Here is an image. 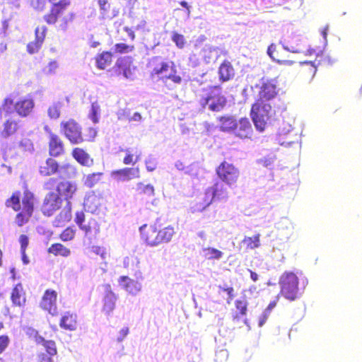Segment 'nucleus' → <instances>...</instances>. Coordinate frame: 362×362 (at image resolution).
<instances>
[{"instance_id":"nucleus-40","label":"nucleus","mask_w":362,"mask_h":362,"mask_svg":"<svg viewBox=\"0 0 362 362\" xmlns=\"http://www.w3.org/2000/svg\"><path fill=\"white\" fill-rule=\"evenodd\" d=\"M103 175V173L100 172L90 173L85 177L83 184L85 186L91 188L100 182Z\"/></svg>"},{"instance_id":"nucleus-46","label":"nucleus","mask_w":362,"mask_h":362,"mask_svg":"<svg viewBox=\"0 0 362 362\" xmlns=\"http://www.w3.org/2000/svg\"><path fill=\"white\" fill-rule=\"evenodd\" d=\"M85 221V215L82 211L76 212L75 222L79 226V228L84 230L86 233H88L90 230V228L89 226H83V223Z\"/></svg>"},{"instance_id":"nucleus-60","label":"nucleus","mask_w":362,"mask_h":362,"mask_svg":"<svg viewBox=\"0 0 362 362\" xmlns=\"http://www.w3.org/2000/svg\"><path fill=\"white\" fill-rule=\"evenodd\" d=\"M142 117L140 113L135 112L132 117H128V121L129 122H140L141 120Z\"/></svg>"},{"instance_id":"nucleus-33","label":"nucleus","mask_w":362,"mask_h":362,"mask_svg":"<svg viewBox=\"0 0 362 362\" xmlns=\"http://www.w3.org/2000/svg\"><path fill=\"white\" fill-rule=\"evenodd\" d=\"M118 282L124 290L130 293H136L140 291L139 283L127 276H121L118 279Z\"/></svg>"},{"instance_id":"nucleus-61","label":"nucleus","mask_w":362,"mask_h":362,"mask_svg":"<svg viewBox=\"0 0 362 362\" xmlns=\"http://www.w3.org/2000/svg\"><path fill=\"white\" fill-rule=\"evenodd\" d=\"M57 67H58V64L56 61L50 62L47 66L48 72H49V73L54 72L57 69Z\"/></svg>"},{"instance_id":"nucleus-5","label":"nucleus","mask_w":362,"mask_h":362,"mask_svg":"<svg viewBox=\"0 0 362 362\" xmlns=\"http://www.w3.org/2000/svg\"><path fill=\"white\" fill-rule=\"evenodd\" d=\"M272 103L255 100L252 105L250 116L255 128L260 132L265 130L268 122L274 115Z\"/></svg>"},{"instance_id":"nucleus-32","label":"nucleus","mask_w":362,"mask_h":362,"mask_svg":"<svg viewBox=\"0 0 362 362\" xmlns=\"http://www.w3.org/2000/svg\"><path fill=\"white\" fill-rule=\"evenodd\" d=\"M156 221H157V232L159 245L170 242L175 234L174 228L171 226H168L161 228V225L159 224L158 220L157 219Z\"/></svg>"},{"instance_id":"nucleus-6","label":"nucleus","mask_w":362,"mask_h":362,"mask_svg":"<svg viewBox=\"0 0 362 362\" xmlns=\"http://www.w3.org/2000/svg\"><path fill=\"white\" fill-rule=\"evenodd\" d=\"M197 100L202 108L208 106L212 112H220L226 105L227 100L219 86H211L204 90L202 93L197 94Z\"/></svg>"},{"instance_id":"nucleus-47","label":"nucleus","mask_w":362,"mask_h":362,"mask_svg":"<svg viewBox=\"0 0 362 362\" xmlns=\"http://www.w3.org/2000/svg\"><path fill=\"white\" fill-rule=\"evenodd\" d=\"M172 40L175 43L176 46L180 49H182L186 44V40L185 39L184 35L179 34L177 33H175V32H174L173 33Z\"/></svg>"},{"instance_id":"nucleus-25","label":"nucleus","mask_w":362,"mask_h":362,"mask_svg":"<svg viewBox=\"0 0 362 362\" xmlns=\"http://www.w3.org/2000/svg\"><path fill=\"white\" fill-rule=\"evenodd\" d=\"M59 326L65 330H76L78 327L77 315L71 311L65 312L61 317Z\"/></svg>"},{"instance_id":"nucleus-2","label":"nucleus","mask_w":362,"mask_h":362,"mask_svg":"<svg viewBox=\"0 0 362 362\" xmlns=\"http://www.w3.org/2000/svg\"><path fill=\"white\" fill-rule=\"evenodd\" d=\"M150 78L153 81L166 83L168 80L175 84H180L182 77L178 74L174 62H166L160 56L149 59L146 64Z\"/></svg>"},{"instance_id":"nucleus-42","label":"nucleus","mask_w":362,"mask_h":362,"mask_svg":"<svg viewBox=\"0 0 362 362\" xmlns=\"http://www.w3.org/2000/svg\"><path fill=\"white\" fill-rule=\"evenodd\" d=\"M243 243L246 245L247 249L257 248L260 246V235L256 234L252 237H245Z\"/></svg>"},{"instance_id":"nucleus-39","label":"nucleus","mask_w":362,"mask_h":362,"mask_svg":"<svg viewBox=\"0 0 362 362\" xmlns=\"http://www.w3.org/2000/svg\"><path fill=\"white\" fill-rule=\"evenodd\" d=\"M62 107V103L57 101L54 102L47 108V115L51 119H57L61 115V109Z\"/></svg>"},{"instance_id":"nucleus-13","label":"nucleus","mask_w":362,"mask_h":362,"mask_svg":"<svg viewBox=\"0 0 362 362\" xmlns=\"http://www.w3.org/2000/svg\"><path fill=\"white\" fill-rule=\"evenodd\" d=\"M57 292L51 288L46 289L40 301V307L52 316L58 315Z\"/></svg>"},{"instance_id":"nucleus-17","label":"nucleus","mask_w":362,"mask_h":362,"mask_svg":"<svg viewBox=\"0 0 362 362\" xmlns=\"http://www.w3.org/2000/svg\"><path fill=\"white\" fill-rule=\"evenodd\" d=\"M35 107L33 98L27 97L16 101L13 105L15 112L21 117H28L32 114Z\"/></svg>"},{"instance_id":"nucleus-54","label":"nucleus","mask_w":362,"mask_h":362,"mask_svg":"<svg viewBox=\"0 0 362 362\" xmlns=\"http://www.w3.org/2000/svg\"><path fill=\"white\" fill-rule=\"evenodd\" d=\"M219 289H221V291L226 292L228 296V303L230 302V300H231L233 297H234V288L232 287V286H228V287H221V286H218Z\"/></svg>"},{"instance_id":"nucleus-38","label":"nucleus","mask_w":362,"mask_h":362,"mask_svg":"<svg viewBox=\"0 0 362 362\" xmlns=\"http://www.w3.org/2000/svg\"><path fill=\"white\" fill-rule=\"evenodd\" d=\"M130 58L120 57L117 60L116 66L120 72H122L125 77H129L132 74L130 69Z\"/></svg>"},{"instance_id":"nucleus-49","label":"nucleus","mask_w":362,"mask_h":362,"mask_svg":"<svg viewBox=\"0 0 362 362\" xmlns=\"http://www.w3.org/2000/svg\"><path fill=\"white\" fill-rule=\"evenodd\" d=\"M100 110V105L97 102L93 103L91 105V110L90 117L94 123L98 122V114Z\"/></svg>"},{"instance_id":"nucleus-7","label":"nucleus","mask_w":362,"mask_h":362,"mask_svg":"<svg viewBox=\"0 0 362 362\" xmlns=\"http://www.w3.org/2000/svg\"><path fill=\"white\" fill-rule=\"evenodd\" d=\"M280 292L279 296H284L289 301H294L300 296L299 279L296 273L284 272L279 277Z\"/></svg>"},{"instance_id":"nucleus-19","label":"nucleus","mask_w":362,"mask_h":362,"mask_svg":"<svg viewBox=\"0 0 362 362\" xmlns=\"http://www.w3.org/2000/svg\"><path fill=\"white\" fill-rule=\"evenodd\" d=\"M235 136L240 139L250 138L253 133L252 124L248 118L244 117L236 121L235 127L233 130Z\"/></svg>"},{"instance_id":"nucleus-16","label":"nucleus","mask_w":362,"mask_h":362,"mask_svg":"<svg viewBox=\"0 0 362 362\" xmlns=\"http://www.w3.org/2000/svg\"><path fill=\"white\" fill-rule=\"evenodd\" d=\"M49 155L57 158L65 152L64 144L62 139L57 134L50 132L48 141Z\"/></svg>"},{"instance_id":"nucleus-63","label":"nucleus","mask_w":362,"mask_h":362,"mask_svg":"<svg viewBox=\"0 0 362 362\" xmlns=\"http://www.w3.org/2000/svg\"><path fill=\"white\" fill-rule=\"evenodd\" d=\"M14 105L13 100L11 98H6L3 101L4 106H10Z\"/></svg>"},{"instance_id":"nucleus-28","label":"nucleus","mask_w":362,"mask_h":362,"mask_svg":"<svg viewBox=\"0 0 362 362\" xmlns=\"http://www.w3.org/2000/svg\"><path fill=\"white\" fill-rule=\"evenodd\" d=\"M320 64L321 60H319L318 62L311 61L300 62L299 73L303 77L312 79L317 72V67Z\"/></svg>"},{"instance_id":"nucleus-1","label":"nucleus","mask_w":362,"mask_h":362,"mask_svg":"<svg viewBox=\"0 0 362 362\" xmlns=\"http://www.w3.org/2000/svg\"><path fill=\"white\" fill-rule=\"evenodd\" d=\"M43 189L47 191L42 199L40 210L45 216H51L62 206L63 199L67 202L68 208L64 212V221L69 222L71 219V210L70 200L73 199L77 192V185L75 182L57 177H49L43 184Z\"/></svg>"},{"instance_id":"nucleus-57","label":"nucleus","mask_w":362,"mask_h":362,"mask_svg":"<svg viewBox=\"0 0 362 362\" xmlns=\"http://www.w3.org/2000/svg\"><path fill=\"white\" fill-rule=\"evenodd\" d=\"M123 30L127 33L131 40L134 41L135 40L136 35L134 33V30L132 28L128 26H125L124 27Z\"/></svg>"},{"instance_id":"nucleus-15","label":"nucleus","mask_w":362,"mask_h":362,"mask_svg":"<svg viewBox=\"0 0 362 362\" xmlns=\"http://www.w3.org/2000/svg\"><path fill=\"white\" fill-rule=\"evenodd\" d=\"M141 240L148 246L155 247L159 245L157 232V221L153 224H144L139 228Z\"/></svg>"},{"instance_id":"nucleus-20","label":"nucleus","mask_w":362,"mask_h":362,"mask_svg":"<svg viewBox=\"0 0 362 362\" xmlns=\"http://www.w3.org/2000/svg\"><path fill=\"white\" fill-rule=\"evenodd\" d=\"M42 343L45 349V352H40L37 354V361L53 362L52 358L57 354L55 342L52 340L47 341L42 339Z\"/></svg>"},{"instance_id":"nucleus-59","label":"nucleus","mask_w":362,"mask_h":362,"mask_svg":"<svg viewBox=\"0 0 362 362\" xmlns=\"http://www.w3.org/2000/svg\"><path fill=\"white\" fill-rule=\"evenodd\" d=\"M269 315H269V314H266L265 312H264V311L262 312V313L260 315L259 319V327H262L266 322V321L267 320Z\"/></svg>"},{"instance_id":"nucleus-41","label":"nucleus","mask_w":362,"mask_h":362,"mask_svg":"<svg viewBox=\"0 0 362 362\" xmlns=\"http://www.w3.org/2000/svg\"><path fill=\"white\" fill-rule=\"evenodd\" d=\"M76 230L73 226H68L59 235V238L62 242H70L74 240Z\"/></svg>"},{"instance_id":"nucleus-35","label":"nucleus","mask_w":362,"mask_h":362,"mask_svg":"<svg viewBox=\"0 0 362 362\" xmlns=\"http://www.w3.org/2000/svg\"><path fill=\"white\" fill-rule=\"evenodd\" d=\"M112 53L108 51L103 52L98 54L95 58L97 68L103 70L110 66L112 62Z\"/></svg>"},{"instance_id":"nucleus-45","label":"nucleus","mask_w":362,"mask_h":362,"mask_svg":"<svg viewBox=\"0 0 362 362\" xmlns=\"http://www.w3.org/2000/svg\"><path fill=\"white\" fill-rule=\"evenodd\" d=\"M205 257L209 259H218L222 255L223 252L216 248L207 247L204 250Z\"/></svg>"},{"instance_id":"nucleus-24","label":"nucleus","mask_w":362,"mask_h":362,"mask_svg":"<svg viewBox=\"0 0 362 362\" xmlns=\"http://www.w3.org/2000/svg\"><path fill=\"white\" fill-rule=\"evenodd\" d=\"M46 31H47V28L45 26H42L41 28L37 27L35 29V40L33 42H30L27 45V51L28 52V53L34 54V53L37 52L40 50V49L45 40V35H46Z\"/></svg>"},{"instance_id":"nucleus-34","label":"nucleus","mask_w":362,"mask_h":362,"mask_svg":"<svg viewBox=\"0 0 362 362\" xmlns=\"http://www.w3.org/2000/svg\"><path fill=\"white\" fill-rule=\"evenodd\" d=\"M47 252L55 257H68L71 255V250L60 243H52L47 249Z\"/></svg>"},{"instance_id":"nucleus-53","label":"nucleus","mask_w":362,"mask_h":362,"mask_svg":"<svg viewBox=\"0 0 362 362\" xmlns=\"http://www.w3.org/2000/svg\"><path fill=\"white\" fill-rule=\"evenodd\" d=\"M274 159H275L274 156L264 157V158L260 159L259 160V163L264 167H269L273 164Z\"/></svg>"},{"instance_id":"nucleus-26","label":"nucleus","mask_w":362,"mask_h":362,"mask_svg":"<svg viewBox=\"0 0 362 362\" xmlns=\"http://www.w3.org/2000/svg\"><path fill=\"white\" fill-rule=\"evenodd\" d=\"M11 300L14 306L24 307L26 303V295L21 283L17 284L12 288Z\"/></svg>"},{"instance_id":"nucleus-22","label":"nucleus","mask_w":362,"mask_h":362,"mask_svg":"<svg viewBox=\"0 0 362 362\" xmlns=\"http://www.w3.org/2000/svg\"><path fill=\"white\" fill-rule=\"evenodd\" d=\"M235 310L231 313L233 322H238L247 314L248 302L245 296L236 299L234 302Z\"/></svg>"},{"instance_id":"nucleus-58","label":"nucleus","mask_w":362,"mask_h":362,"mask_svg":"<svg viewBox=\"0 0 362 362\" xmlns=\"http://www.w3.org/2000/svg\"><path fill=\"white\" fill-rule=\"evenodd\" d=\"M20 145L24 146L25 148L27 147L28 149L33 148V144L32 141L28 139L21 140L20 142Z\"/></svg>"},{"instance_id":"nucleus-3","label":"nucleus","mask_w":362,"mask_h":362,"mask_svg":"<svg viewBox=\"0 0 362 362\" xmlns=\"http://www.w3.org/2000/svg\"><path fill=\"white\" fill-rule=\"evenodd\" d=\"M60 131L71 145L91 142L97 136L96 129L92 127L83 133L81 126L74 119L62 121Z\"/></svg>"},{"instance_id":"nucleus-23","label":"nucleus","mask_w":362,"mask_h":362,"mask_svg":"<svg viewBox=\"0 0 362 362\" xmlns=\"http://www.w3.org/2000/svg\"><path fill=\"white\" fill-rule=\"evenodd\" d=\"M71 156L81 165L85 167H91L94 163L93 158L83 148L75 147L71 151Z\"/></svg>"},{"instance_id":"nucleus-18","label":"nucleus","mask_w":362,"mask_h":362,"mask_svg":"<svg viewBox=\"0 0 362 362\" xmlns=\"http://www.w3.org/2000/svg\"><path fill=\"white\" fill-rule=\"evenodd\" d=\"M112 176L117 181L124 182L140 177V170L138 167L123 168L112 172Z\"/></svg>"},{"instance_id":"nucleus-44","label":"nucleus","mask_w":362,"mask_h":362,"mask_svg":"<svg viewBox=\"0 0 362 362\" xmlns=\"http://www.w3.org/2000/svg\"><path fill=\"white\" fill-rule=\"evenodd\" d=\"M134 49L133 45H127L122 42L115 44L114 47L115 52L119 54L132 52Z\"/></svg>"},{"instance_id":"nucleus-21","label":"nucleus","mask_w":362,"mask_h":362,"mask_svg":"<svg viewBox=\"0 0 362 362\" xmlns=\"http://www.w3.org/2000/svg\"><path fill=\"white\" fill-rule=\"evenodd\" d=\"M105 293L103 297V310L107 314L112 313L115 308L117 299V295L112 291L110 284L103 285Z\"/></svg>"},{"instance_id":"nucleus-55","label":"nucleus","mask_w":362,"mask_h":362,"mask_svg":"<svg viewBox=\"0 0 362 362\" xmlns=\"http://www.w3.org/2000/svg\"><path fill=\"white\" fill-rule=\"evenodd\" d=\"M146 168L148 172H153L156 168V163L153 160L149 159L145 161Z\"/></svg>"},{"instance_id":"nucleus-27","label":"nucleus","mask_w":362,"mask_h":362,"mask_svg":"<svg viewBox=\"0 0 362 362\" xmlns=\"http://www.w3.org/2000/svg\"><path fill=\"white\" fill-rule=\"evenodd\" d=\"M36 201L37 199L35 194L25 187L23 190L22 197L21 196V209L34 213Z\"/></svg>"},{"instance_id":"nucleus-51","label":"nucleus","mask_w":362,"mask_h":362,"mask_svg":"<svg viewBox=\"0 0 362 362\" xmlns=\"http://www.w3.org/2000/svg\"><path fill=\"white\" fill-rule=\"evenodd\" d=\"M19 242L21 244V255H24V252H26L27 247L29 244V240L27 235H21L19 237Z\"/></svg>"},{"instance_id":"nucleus-56","label":"nucleus","mask_w":362,"mask_h":362,"mask_svg":"<svg viewBox=\"0 0 362 362\" xmlns=\"http://www.w3.org/2000/svg\"><path fill=\"white\" fill-rule=\"evenodd\" d=\"M279 296L278 295L276 298V300L270 302L269 304L267 305V307L264 310V312H265L266 314L270 315L272 309H274L276 306Z\"/></svg>"},{"instance_id":"nucleus-9","label":"nucleus","mask_w":362,"mask_h":362,"mask_svg":"<svg viewBox=\"0 0 362 362\" xmlns=\"http://www.w3.org/2000/svg\"><path fill=\"white\" fill-rule=\"evenodd\" d=\"M39 173L42 177H49L58 173H62L66 177H70V175L75 174L76 168L71 163H64L60 165L54 157H49L45 163L40 165L38 168Z\"/></svg>"},{"instance_id":"nucleus-8","label":"nucleus","mask_w":362,"mask_h":362,"mask_svg":"<svg viewBox=\"0 0 362 362\" xmlns=\"http://www.w3.org/2000/svg\"><path fill=\"white\" fill-rule=\"evenodd\" d=\"M228 198L227 188L223 183L216 182L205 189L198 205L201 209H204L214 202L225 201Z\"/></svg>"},{"instance_id":"nucleus-50","label":"nucleus","mask_w":362,"mask_h":362,"mask_svg":"<svg viewBox=\"0 0 362 362\" xmlns=\"http://www.w3.org/2000/svg\"><path fill=\"white\" fill-rule=\"evenodd\" d=\"M97 2L100 6V10L103 16L107 15L110 8V4L108 3V0H97Z\"/></svg>"},{"instance_id":"nucleus-31","label":"nucleus","mask_w":362,"mask_h":362,"mask_svg":"<svg viewBox=\"0 0 362 362\" xmlns=\"http://www.w3.org/2000/svg\"><path fill=\"white\" fill-rule=\"evenodd\" d=\"M219 79L222 82L228 81L232 79L235 75V70L232 64L228 61L224 60L218 68Z\"/></svg>"},{"instance_id":"nucleus-4","label":"nucleus","mask_w":362,"mask_h":362,"mask_svg":"<svg viewBox=\"0 0 362 362\" xmlns=\"http://www.w3.org/2000/svg\"><path fill=\"white\" fill-rule=\"evenodd\" d=\"M71 5L70 0H59L54 3L49 11L44 16V20L48 25L57 23L61 30H66L76 18V13L67 12V8Z\"/></svg>"},{"instance_id":"nucleus-52","label":"nucleus","mask_w":362,"mask_h":362,"mask_svg":"<svg viewBox=\"0 0 362 362\" xmlns=\"http://www.w3.org/2000/svg\"><path fill=\"white\" fill-rule=\"evenodd\" d=\"M9 344V339L6 335L0 336V354L7 348Z\"/></svg>"},{"instance_id":"nucleus-29","label":"nucleus","mask_w":362,"mask_h":362,"mask_svg":"<svg viewBox=\"0 0 362 362\" xmlns=\"http://www.w3.org/2000/svg\"><path fill=\"white\" fill-rule=\"evenodd\" d=\"M120 151L125 153L123 163L126 165H134L141 160V151L137 147L122 148Z\"/></svg>"},{"instance_id":"nucleus-48","label":"nucleus","mask_w":362,"mask_h":362,"mask_svg":"<svg viewBox=\"0 0 362 362\" xmlns=\"http://www.w3.org/2000/svg\"><path fill=\"white\" fill-rule=\"evenodd\" d=\"M305 55L307 56H315V62H318L319 60H321V63L324 59H325V57L324 56V54L322 51L317 52L315 49H308L306 52Z\"/></svg>"},{"instance_id":"nucleus-37","label":"nucleus","mask_w":362,"mask_h":362,"mask_svg":"<svg viewBox=\"0 0 362 362\" xmlns=\"http://www.w3.org/2000/svg\"><path fill=\"white\" fill-rule=\"evenodd\" d=\"M220 129L223 132L234 130L235 127V119L232 116H221L218 119Z\"/></svg>"},{"instance_id":"nucleus-36","label":"nucleus","mask_w":362,"mask_h":362,"mask_svg":"<svg viewBox=\"0 0 362 362\" xmlns=\"http://www.w3.org/2000/svg\"><path fill=\"white\" fill-rule=\"evenodd\" d=\"M19 122L18 119L14 118L6 119L4 124V129L1 132L3 136L8 137L14 134L20 127Z\"/></svg>"},{"instance_id":"nucleus-10","label":"nucleus","mask_w":362,"mask_h":362,"mask_svg":"<svg viewBox=\"0 0 362 362\" xmlns=\"http://www.w3.org/2000/svg\"><path fill=\"white\" fill-rule=\"evenodd\" d=\"M21 192H13L10 198L7 199L5 204L7 207L11 208L13 211L18 213L15 217V223L18 227H22L27 224L33 215V212L22 210L21 205Z\"/></svg>"},{"instance_id":"nucleus-43","label":"nucleus","mask_w":362,"mask_h":362,"mask_svg":"<svg viewBox=\"0 0 362 362\" xmlns=\"http://www.w3.org/2000/svg\"><path fill=\"white\" fill-rule=\"evenodd\" d=\"M90 252L96 255H98L107 264V260L110 258V255L107 249L104 247L99 245H93L90 247Z\"/></svg>"},{"instance_id":"nucleus-62","label":"nucleus","mask_w":362,"mask_h":362,"mask_svg":"<svg viewBox=\"0 0 362 362\" xmlns=\"http://www.w3.org/2000/svg\"><path fill=\"white\" fill-rule=\"evenodd\" d=\"M180 4L184 7L185 8H186L187 10V16H189L190 15V7L188 5L187 2L185 1H182L180 2Z\"/></svg>"},{"instance_id":"nucleus-12","label":"nucleus","mask_w":362,"mask_h":362,"mask_svg":"<svg viewBox=\"0 0 362 362\" xmlns=\"http://www.w3.org/2000/svg\"><path fill=\"white\" fill-rule=\"evenodd\" d=\"M277 95L278 85L276 78H262L259 86V93L257 100L272 103Z\"/></svg>"},{"instance_id":"nucleus-30","label":"nucleus","mask_w":362,"mask_h":362,"mask_svg":"<svg viewBox=\"0 0 362 362\" xmlns=\"http://www.w3.org/2000/svg\"><path fill=\"white\" fill-rule=\"evenodd\" d=\"M136 194L141 200H147L155 195L154 187L151 184L139 182L136 184Z\"/></svg>"},{"instance_id":"nucleus-11","label":"nucleus","mask_w":362,"mask_h":362,"mask_svg":"<svg viewBox=\"0 0 362 362\" xmlns=\"http://www.w3.org/2000/svg\"><path fill=\"white\" fill-rule=\"evenodd\" d=\"M216 173L218 177L228 186L236 184L240 177L238 168L226 160L217 166Z\"/></svg>"},{"instance_id":"nucleus-14","label":"nucleus","mask_w":362,"mask_h":362,"mask_svg":"<svg viewBox=\"0 0 362 362\" xmlns=\"http://www.w3.org/2000/svg\"><path fill=\"white\" fill-rule=\"evenodd\" d=\"M267 54L275 62L280 65L291 66L295 62L288 59L286 48L278 47L272 43L267 48Z\"/></svg>"},{"instance_id":"nucleus-64","label":"nucleus","mask_w":362,"mask_h":362,"mask_svg":"<svg viewBox=\"0 0 362 362\" xmlns=\"http://www.w3.org/2000/svg\"><path fill=\"white\" fill-rule=\"evenodd\" d=\"M129 333V328L124 327L120 330L121 338L120 340L123 339Z\"/></svg>"}]
</instances>
